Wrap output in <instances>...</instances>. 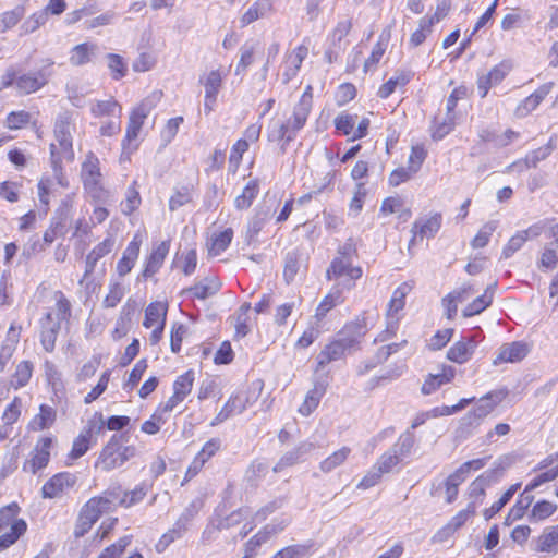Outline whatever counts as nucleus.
<instances>
[{
    "instance_id": "13",
    "label": "nucleus",
    "mask_w": 558,
    "mask_h": 558,
    "mask_svg": "<svg viewBox=\"0 0 558 558\" xmlns=\"http://www.w3.org/2000/svg\"><path fill=\"white\" fill-rule=\"evenodd\" d=\"M117 497L114 492H106L102 496L93 497L83 506L81 513L96 523L101 514L112 510Z\"/></svg>"
},
{
    "instance_id": "31",
    "label": "nucleus",
    "mask_w": 558,
    "mask_h": 558,
    "mask_svg": "<svg viewBox=\"0 0 558 558\" xmlns=\"http://www.w3.org/2000/svg\"><path fill=\"white\" fill-rule=\"evenodd\" d=\"M529 353V348L521 341H514L509 344H504L499 349V353L494 360V364L500 363H517L522 361Z\"/></svg>"
},
{
    "instance_id": "2",
    "label": "nucleus",
    "mask_w": 558,
    "mask_h": 558,
    "mask_svg": "<svg viewBox=\"0 0 558 558\" xmlns=\"http://www.w3.org/2000/svg\"><path fill=\"white\" fill-rule=\"evenodd\" d=\"M122 434L113 435L108 444L102 448L95 466L100 468L105 472H110L122 466L128 460L136 454L134 446H125Z\"/></svg>"
},
{
    "instance_id": "43",
    "label": "nucleus",
    "mask_w": 558,
    "mask_h": 558,
    "mask_svg": "<svg viewBox=\"0 0 558 558\" xmlns=\"http://www.w3.org/2000/svg\"><path fill=\"white\" fill-rule=\"evenodd\" d=\"M343 302L341 290L335 287L318 304L315 318L320 322L333 307Z\"/></svg>"
},
{
    "instance_id": "63",
    "label": "nucleus",
    "mask_w": 558,
    "mask_h": 558,
    "mask_svg": "<svg viewBox=\"0 0 558 558\" xmlns=\"http://www.w3.org/2000/svg\"><path fill=\"white\" fill-rule=\"evenodd\" d=\"M56 300V314L53 316L56 322L61 324L62 320H68L71 316V303L61 291L54 293Z\"/></svg>"
},
{
    "instance_id": "48",
    "label": "nucleus",
    "mask_w": 558,
    "mask_h": 558,
    "mask_svg": "<svg viewBox=\"0 0 558 558\" xmlns=\"http://www.w3.org/2000/svg\"><path fill=\"white\" fill-rule=\"evenodd\" d=\"M271 216V209H260L258 210L255 216L252 218V220L248 222L247 230H246V240L247 243H251L256 239L258 233L263 230L265 227L266 221Z\"/></svg>"
},
{
    "instance_id": "27",
    "label": "nucleus",
    "mask_w": 558,
    "mask_h": 558,
    "mask_svg": "<svg viewBox=\"0 0 558 558\" xmlns=\"http://www.w3.org/2000/svg\"><path fill=\"white\" fill-rule=\"evenodd\" d=\"M314 450V444L303 441L294 449L286 452L274 466V472L278 473L288 466H292L305 459Z\"/></svg>"
},
{
    "instance_id": "33",
    "label": "nucleus",
    "mask_w": 558,
    "mask_h": 558,
    "mask_svg": "<svg viewBox=\"0 0 558 558\" xmlns=\"http://www.w3.org/2000/svg\"><path fill=\"white\" fill-rule=\"evenodd\" d=\"M247 402L248 400L243 396V393H236L230 397L226 404L222 407V409L219 411V413L216 415L214 421L211 422V426L225 422L234 413H242L246 409Z\"/></svg>"
},
{
    "instance_id": "25",
    "label": "nucleus",
    "mask_w": 558,
    "mask_h": 558,
    "mask_svg": "<svg viewBox=\"0 0 558 558\" xmlns=\"http://www.w3.org/2000/svg\"><path fill=\"white\" fill-rule=\"evenodd\" d=\"M554 83H545L539 86L533 94L527 96L524 100H522L517 109L515 116L518 118H524L532 111H534L539 104L545 99V97L551 92Z\"/></svg>"
},
{
    "instance_id": "7",
    "label": "nucleus",
    "mask_w": 558,
    "mask_h": 558,
    "mask_svg": "<svg viewBox=\"0 0 558 558\" xmlns=\"http://www.w3.org/2000/svg\"><path fill=\"white\" fill-rule=\"evenodd\" d=\"M161 96V92L154 93L151 96L145 98L130 114L129 124L126 128L125 137L123 140V147L130 145L132 141L136 140L143 126L144 120L149 114L155 106V101Z\"/></svg>"
},
{
    "instance_id": "8",
    "label": "nucleus",
    "mask_w": 558,
    "mask_h": 558,
    "mask_svg": "<svg viewBox=\"0 0 558 558\" xmlns=\"http://www.w3.org/2000/svg\"><path fill=\"white\" fill-rule=\"evenodd\" d=\"M226 75L227 73L219 68L203 73L199 76L198 82L205 89L204 110L206 114H209L214 110V106L217 101V97L222 87V82Z\"/></svg>"
},
{
    "instance_id": "3",
    "label": "nucleus",
    "mask_w": 558,
    "mask_h": 558,
    "mask_svg": "<svg viewBox=\"0 0 558 558\" xmlns=\"http://www.w3.org/2000/svg\"><path fill=\"white\" fill-rule=\"evenodd\" d=\"M81 177L86 193L97 203L106 204L110 194L101 184L99 159L89 151L82 163Z\"/></svg>"
},
{
    "instance_id": "64",
    "label": "nucleus",
    "mask_w": 558,
    "mask_h": 558,
    "mask_svg": "<svg viewBox=\"0 0 558 558\" xmlns=\"http://www.w3.org/2000/svg\"><path fill=\"white\" fill-rule=\"evenodd\" d=\"M132 537L123 536L114 544L106 547L98 558H120L125 548L130 545Z\"/></svg>"
},
{
    "instance_id": "10",
    "label": "nucleus",
    "mask_w": 558,
    "mask_h": 558,
    "mask_svg": "<svg viewBox=\"0 0 558 558\" xmlns=\"http://www.w3.org/2000/svg\"><path fill=\"white\" fill-rule=\"evenodd\" d=\"M193 384V371H187L184 374L178 376L173 383L172 396L165 403L160 404L158 410L162 413L171 412L191 393Z\"/></svg>"
},
{
    "instance_id": "15",
    "label": "nucleus",
    "mask_w": 558,
    "mask_h": 558,
    "mask_svg": "<svg viewBox=\"0 0 558 558\" xmlns=\"http://www.w3.org/2000/svg\"><path fill=\"white\" fill-rule=\"evenodd\" d=\"M51 445L52 438H40L34 449L32 458L25 461L23 470L35 474L37 471L46 468L50 460Z\"/></svg>"
},
{
    "instance_id": "1",
    "label": "nucleus",
    "mask_w": 558,
    "mask_h": 558,
    "mask_svg": "<svg viewBox=\"0 0 558 558\" xmlns=\"http://www.w3.org/2000/svg\"><path fill=\"white\" fill-rule=\"evenodd\" d=\"M72 117L65 111L57 117L54 123V137L58 142L59 149L56 144H50V163L56 179L62 184V161L74 160V150L72 145Z\"/></svg>"
},
{
    "instance_id": "41",
    "label": "nucleus",
    "mask_w": 558,
    "mask_h": 558,
    "mask_svg": "<svg viewBox=\"0 0 558 558\" xmlns=\"http://www.w3.org/2000/svg\"><path fill=\"white\" fill-rule=\"evenodd\" d=\"M97 51V46L90 43L76 45L71 50L70 63L74 66H82L92 60Z\"/></svg>"
},
{
    "instance_id": "29",
    "label": "nucleus",
    "mask_w": 558,
    "mask_h": 558,
    "mask_svg": "<svg viewBox=\"0 0 558 558\" xmlns=\"http://www.w3.org/2000/svg\"><path fill=\"white\" fill-rule=\"evenodd\" d=\"M114 246V240L112 238H106L102 242L97 244L86 256L85 271L83 278L80 280V284L84 280H87L94 272L97 262L108 255Z\"/></svg>"
},
{
    "instance_id": "60",
    "label": "nucleus",
    "mask_w": 558,
    "mask_h": 558,
    "mask_svg": "<svg viewBox=\"0 0 558 558\" xmlns=\"http://www.w3.org/2000/svg\"><path fill=\"white\" fill-rule=\"evenodd\" d=\"M557 510V505L547 500L536 502L531 511L530 521L538 522L547 519Z\"/></svg>"
},
{
    "instance_id": "30",
    "label": "nucleus",
    "mask_w": 558,
    "mask_h": 558,
    "mask_svg": "<svg viewBox=\"0 0 558 558\" xmlns=\"http://www.w3.org/2000/svg\"><path fill=\"white\" fill-rule=\"evenodd\" d=\"M170 242L162 241L158 245H156L149 257L147 258L145 268L141 275V277L146 280L147 278L153 277L158 270L161 268L166 256L169 253Z\"/></svg>"
},
{
    "instance_id": "61",
    "label": "nucleus",
    "mask_w": 558,
    "mask_h": 558,
    "mask_svg": "<svg viewBox=\"0 0 558 558\" xmlns=\"http://www.w3.org/2000/svg\"><path fill=\"white\" fill-rule=\"evenodd\" d=\"M108 60V68L111 73V77L114 81H119L123 78L128 73V65L124 62L123 58L120 54L117 53H108L107 54Z\"/></svg>"
},
{
    "instance_id": "32",
    "label": "nucleus",
    "mask_w": 558,
    "mask_h": 558,
    "mask_svg": "<svg viewBox=\"0 0 558 558\" xmlns=\"http://www.w3.org/2000/svg\"><path fill=\"white\" fill-rule=\"evenodd\" d=\"M456 369L449 365H442L441 371L436 374H429L425 379L421 391L423 395H430L442 385L450 383L454 377Z\"/></svg>"
},
{
    "instance_id": "21",
    "label": "nucleus",
    "mask_w": 558,
    "mask_h": 558,
    "mask_svg": "<svg viewBox=\"0 0 558 558\" xmlns=\"http://www.w3.org/2000/svg\"><path fill=\"white\" fill-rule=\"evenodd\" d=\"M367 331L366 320L364 317H357L355 320L345 324L338 332L337 338L343 343H348V348L352 351Z\"/></svg>"
},
{
    "instance_id": "38",
    "label": "nucleus",
    "mask_w": 558,
    "mask_h": 558,
    "mask_svg": "<svg viewBox=\"0 0 558 558\" xmlns=\"http://www.w3.org/2000/svg\"><path fill=\"white\" fill-rule=\"evenodd\" d=\"M535 550L553 555L558 553V524L544 530L536 541Z\"/></svg>"
},
{
    "instance_id": "46",
    "label": "nucleus",
    "mask_w": 558,
    "mask_h": 558,
    "mask_svg": "<svg viewBox=\"0 0 558 558\" xmlns=\"http://www.w3.org/2000/svg\"><path fill=\"white\" fill-rule=\"evenodd\" d=\"M496 287V283L488 286L485 292L473 300L472 303H470L464 310H463V316L471 317L476 314L482 313L486 307H488L493 301V293L494 288Z\"/></svg>"
},
{
    "instance_id": "59",
    "label": "nucleus",
    "mask_w": 558,
    "mask_h": 558,
    "mask_svg": "<svg viewBox=\"0 0 558 558\" xmlns=\"http://www.w3.org/2000/svg\"><path fill=\"white\" fill-rule=\"evenodd\" d=\"M25 10L22 5H17L10 11H5L0 15V32H5L15 26L24 16Z\"/></svg>"
},
{
    "instance_id": "39",
    "label": "nucleus",
    "mask_w": 558,
    "mask_h": 558,
    "mask_svg": "<svg viewBox=\"0 0 558 558\" xmlns=\"http://www.w3.org/2000/svg\"><path fill=\"white\" fill-rule=\"evenodd\" d=\"M221 288V283L216 278H206L204 281L186 289L183 293H191L194 298L205 300L216 294Z\"/></svg>"
},
{
    "instance_id": "57",
    "label": "nucleus",
    "mask_w": 558,
    "mask_h": 558,
    "mask_svg": "<svg viewBox=\"0 0 558 558\" xmlns=\"http://www.w3.org/2000/svg\"><path fill=\"white\" fill-rule=\"evenodd\" d=\"M232 238L233 230L231 228H228L217 234H214L211 238L209 253L213 255H219L230 245Z\"/></svg>"
},
{
    "instance_id": "51",
    "label": "nucleus",
    "mask_w": 558,
    "mask_h": 558,
    "mask_svg": "<svg viewBox=\"0 0 558 558\" xmlns=\"http://www.w3.org/2000/svg\"><path fill=\"white\" fill-rule=\"evenodd\" d=\"M19 342V335L15 333V329L13 326L10 327L7 340L0 348V372H2L8 362L11 360L15 349L16 344Z\"/></svg>"
},
{
    "instance_id": "35",
    "label": "nucleus",
    "mask_w": 558,
    "mask_h": 558,
    "mask_svg": "<svg viewBox=\"0 0 558 558\" xmlns=\"http://www.w3.org/2000/svg\"><path fill=\"white\" fill-rule=\"evenodd\" d=\"M476 343L473 338L456 342L447 352V357L458 364H463L470 360Z\"/></svg>"
},
{
    "instance_id": "11",
    "label": "nucleus",
    "mask_w": 558,
    "mask_h": 558,
    "mask_svg": "<svg viewBox=\"0 0 558 558\" xmlns=\"http://www.w3.org/2000/svg\"><path fill=\"white\" fill-rule=\"evenodd\" d=\"M362 268L352 266L351 259L335 257L327 268L326 277L328 280H332L347 276L350 281H355L362 277ZM343 286L351 289L354 287V282L344 283Z\"/></svg>"
},
{
    "instance_id": "37",
    "label": "nucleus",
    "mask_w": 558,
    "mask_h": 558,
    "mask_svg": "<svg viewBox=\"0 0 558 558\" xmlns=\"http://www.w3.org/2000/svg\"><path fill=\"white\" fill-rule=\"evenodd\" d=\"M57 418V411L54 408L41 404L39 407V413L36 414L29 422L28 428L35 432L50 428Z\"/></svg>"
},
{
    "instance_id": "20",
    "label": "nucleus",
    "mask_w": 558,
    "mask_h": 558,
    "mask_svg": "<svg viewBox=\"0 0 558 558\" xmlns=\"http://www.w3.org/2000/svg\"><path fill=\"white\" fill-rule=\"evenodd\" d=\"M274 13V0H256L247 8V10L240 17V26L246 27L260 19L269 17Z\"/></svg>"
},
{
    "instance_id": "18",
    "label": "nucleus",
    "mask_w": 558,
    "mask_h": 558,
    "mask_svg": "<svg viewBox=\"0 0 558 558\" xmlns=\"http://www.w3.org/2000/svg\"><path fill=\"white\" fill-rule=\"evenodd\" d=\"M442 223V216L439 213H435L429 217H424L417 219L412 227L413 238L410 241V244L414 243V241L420 238L423 240L434 238L439 231Z\"/></svg>"
},
{
    "instance_id": "6",
    "label": "nucleus",
    "mask_w": 558,
    "mask_h": 558,
    "mask_svg": "<svg viewBox=\"0 0 558 558\" xmlns=\"http://www.w3.org/2000/svg\"><path fill=\"white\" fill-rule=\"evenodd\" d=\"M46 64L37 71L23 73L16 78V89L22 95H29L46 86L52 75L53 60L47 59Z\"/></svg>"
},
{
    "instance_id": "22",
    "label": "nucleus",
    "mask_w": 558,
    "mask_h": 558,
    "mask_svg": "<svg viewBox=\"0 0 558 558\" xmlns=\"http://www.w3.org/2000/svg\"><path fill=\"white\" fill-rule=\"evenodd\" d=\"M74 484L75 476L73 474L69 472L58 473L44 484L41 495L44 498H56Z\"/></svg>"
},
{
    "instance_id": "40",
    "label": "nucleus",
    "mask_w": 558,
    "mask_h": 558,
    "mask_svg": "<svg viewBox=\"0 0 558 558\" xmlns=\"http://www.w3.org/2000/svg\"><path fill=\"white\" fill-rule=\"evenodd\" d=\"M259 194V181L258 179L250 180L243 187L240 195L234 199V206L239 210H244L251 207L254 199Z\"/></svg>"
},
{
    "instance_id": "9",
    "label": "nucleus",
    "mask_w": 558,
    "mask_h": 558,
    "mask_svg": "<svg viewBox=\"0 0 558 558\" xmlns=\"http://www.w3.org/2000/svg\"><path fill=\"white\" fill-rule=\"evenodd\" d=\"M348 343H343L340 339L336 338L326 344L316 356L314 375H326L328 377V373L324 372L325 367L331 362L343 359L348 352H351L347 347Z\"/></svg>"
},
{
    "instance_id": "62",
    "label": "nucleus",
    "mask_w": 558,
    "mask_h": 558,
    "mask_svg": "<svg viewBox=\"0 0 558 558\" xmlns=\"http://www.w3.org/2000/svg\"><path fill=\"white\" fill-rule=\"evenodd\" d=\"M402 459L389 449L387 452L383 453L377 462L374 464L375 469H378L383 474L389 473L397 466Z\"/></svg>"
},
{
    "instance_id": "34",
    "label": "nucleus",
    "mask_w": 558,
    "mask_h": 558,
    "mask_svg": "<svg viewBox=\"0 0 558 558\" xmlns=\"http://www.w3.org/2000/svg\"><path fill=\"white\" fill-rule=\"evenodd\" d=\"M507 389L489 391L480 399L478 404L473 409V411L477 414V417L483 420L507 397Z\"/></svg>"
},
{
    "instance_id": "49",
    "label": "nucleus",
    "mask_w": 558,
    "mask_h": 558,
    "mask_svg": "<svg viewBox=\"0 0 558 558\" xmlns=\"http://www.w3.org/2000/svg\"><path fill=\"white\" fill-rule=\"evenodd\" d=\"M351 453V448L344 446L339 450L332 452L325 460L319 463V469L323 473H330L336 468L342 465Z\"/></svg>"
},
{
    "instance_id": "28",
    "label": "nucleus",
    "mask_w": 558,
    "mask_h": 558,
    "mask_svg": "<svg viewBox=\"0 0 558 558\" xmlns=\"http://www.w3.org/2000/svg\"><path fill=\"white\" fill-rule=\"evenodd\" d=\"M476 504L471 501L468 507L459 511L451 520L435 535L437 541H444V538L452 535L457 530L464 525V523L475 514Z\"/></svg>"
},
{
    "instance_id": "5",
    "label": "nucleus",
    "mask_w": 558,
    "mask_h": 558,
    "mask_svg": "<svg viewBox=\"0 0 558 558\" xmlns=\"http://www.w3.org/2000/svg\"><path fill=\"white\" fill-rule=\"evenodd\" d=\"M310 110L298 107H293L292 116L286 122L274 123L268 130L269 141H281L286 143L292 142L298 132L305 125Z\"/></svg>"
},
{
    "instance_id": "44",
    "label": "nucleus",
    "mask_w": 558,
    "mask_h": 558,
    "mask_svg": "<svg viewBox=\"0 0 558 558\" xmlns=\"http://www.w3.org/2000/svg\"><path fill=\"white\" fill-rule=\"evenodd\" d=\"M440 17L437 13L432 16H424L420 20L418 28L412 33L410 44L417 47L424 43L427 35L432 33V27L435 23L439 22Z\"/></svg>"
},
{
    "instance_id": "47",
    "label": "nucleus",
    "mask_w": 558,
    "mask_h": 558,
    "mask_svg": "<svg viewBox=\"0 0 558 558\" xmlns=\"http://www.w3.org/2000/svg\"><path fill=\"white\" fill-rule=\"evenodd\" d=\"M90 111L94 117H105V116H111L120 119L122 108L116 101L113 98L107 99V100H98L96 101L92 108Z\"/></svg>"
},
{
    "instance_id": "52",
    "label": "nucleus",
    "mask_w": 558,
    "mask_h": 558,
    "mask_svg": "<svg viewBox=\"0 0 558 558\" xmlns=\"http://www.w3.org/2000/svg\"><path fill=\"white\" fill-rule=\"evenodd\" d=\"M93 435L92 427L84 428L80 435L74 439L70 457L72 459H78L84 456L90 446V439Z\"/></svg>"
},
{
    "instance_id": "12",
    "label": "nucleus",
    "mask_w": 558,
    "mask_h": 558,
    "mask_svg": "<svg viewBox=\"0 0 558 558\" xmlns=\"http://www.w3.org/2000/svg\"><path fill=\"white\" fill-rule=\"evenodd\" d=\"M328 386L329 380L326 375H314L313 388L306 393L304 401L299 407V413L303 416H308L318 407Z\"/></svg>"
},
{
    "instance_id": "19",
    "label": "nucleus",
    "mask_w": 558,
    "mask_h": 558,
    "mask_svg": "<svg viewBox=\"0 0 558 558\" xmlns=\"http://www.w3.org/2000/svg\"><path fill=\"white\" fill-rule=\"evenodd\" d=\"M288 524V520H281L278 523L272 522L265 525L259 532H257L245 543L244 551L256 556L259 547L265 544L272 535L283 531Z\"/></svg>"
},
{
    "instance_id": "36",
    "label": "nucleus",
    "mask_w": 558,
    "mask_h": 558,
    "mask_svg": "<svg viewBox=\"0 0 558 558\" xmlns=\"http://www.w3.org/2000/svg\"><path fill=\"white\" fill-rule=\"evenodd\" d=\"M550 155L544 149L539 147L530 151L523 159L517 160L509 165L506 169V172H511L514 170L524 171L530 168H536L538 162L547 159Z\"/></svg>"
},
{
    "instance_id": "56",
    "label": "nucleus",
    "mask_w": 558,
    "mask_h": 558,
    "mask_svg": "<svg viewBox=\"0 0 558 558\" xmlns=\"http://www.w3.org/2000/svg\"><path fill=\"white\" fill-rule=\"evenodd\" d=\"M520 488V484H513L511 485L504 494L502 496L494 502L490 508L484 510V518L485 520L492 519L496 513H498L513 497V495L517 493V490Z\"/></svg>"
},
{
    "instance_id": "23",
    "label": "nucleus",
    "mask_w": 558,
    "mask_h": 558,
    "mask_svg": "<svg viewBox=\"0 0 558 558\" xmlns=\"http://www.w3.org/2000/svg\"><path fill=\"white\" fill-rule=\"evenodd\" d=\"M411 290L412 286L408 282H403L393 291L387 311V316L389 319L388 331L391 330L393 332L392 329L396 327L395 325L398 319L396 316L401 310H403L405 305V298Z\"/></svg>"
},
{
    "instance_id": "45",
    "label": "nucleus",
    "mask_w": 558,
    "mask_h": 558,
    "mask_svg": "<svg viewBox=\"0 0 558 558\" xmlns=\"http://www.w3.org/2000/svg\"><path fill=\"white\" fill-rule=\"evenodd\" d=\"M167 306L161 302L150 303L145 310L144 327L153 328L159 324L166 323Z\"/></svg>"
},
{
    "instance_id": "53",
    "label": "nucleus",
    "mask_w": 558,
    "mask_h": 558,
    "mask_svg": "<svg viewBox=\"0 0 558 558\" xmlns=\"http://www.w3.org/2000/svg\"><path fill=\"white\" fill-rule=\"evenodd\" d=\"M33 374V364L29 361H22L16 365L15 373L12 376L11 385L14 389L24 387Z\"/></svg>"
},
{
    "instance_id": "50",
    "label": "nucleus",
    "mask_w": 558,
    "mask_h": 558,
    "mask_svg": "<svg viewBox=\"0 0 558 558\" xmlns=\"http://www.w3.org/2000/svg\"><path fill=\"white\" fill-rule=\"evenodd\" d=\"M313 543L294 544L277 551L271 558H308L312 554Z\"/></svg>"
},
{
    "instance_id": "54",
    "label": "nucleus",
    "mask_w": 558,
    "mask_h": 558,
    "mask_svg": "<svg viewBox=\"0 0 558 558\" xmlns=\"http://www.w3.org/2000/svg\"><path fill=\"white\" fill-rule=\"evenodd\" d=\"M415 444V435L411 430H407L398 438L397 442L390 448L401 459L409 457Z\"/></svg>"
},
{
    "instance_id": "55",
    "label": "nucleus",
    "mask_w": 558,
    "mask_h": 558,
    "mask_svg": "<svg viewBox=\"0 0 558 558\" xmlns=\"http://www.w3.org/2000/svg\"><path fill=\"white\" fill-rule=\"evenodd\" d=\"M137 183L134 181L126 190L125 192V199L121 204L122 205V213L124 215H131L133 211H135L141 203L142 198L140 195V192L137 190Z\"/></svg>"
},
{
    "instance_id": "58",
    "label": "nucleus",
    "mask_w": 558,
    "mask_h": 558,
    "mask_svg": "<svg viewBox=\"0 0 558 558\" xmlns=\"http://www.w3.org/2000/svg\"><path fill=\"white\" fill-rule=\"evenodd\" d=\"M465 481V476H462L457 470L450 474L444 485L446 490V501L447 504H452L459 493V486Z\"/></svg>"
},
{
    "instance_id": "42",
    "label": "nucleus",
    "mask_w": 558,
    "mask_h": 558,
    "mask_svg": "<svg viewBox=\"0 0 558 558\" xmlns=\"http://www.w3.org/2000/svg\"><path fill=\"white\" fill-rule=\"evenodd\" d=\"M412 77L410 71H398L395 76L390 77L385 84L378 89V96L383 99L388 98L397 87L405 86Z\"/></svg>"
},
{
    "instance_id": "24",
    "label": "nucleus",
    "mask_w": 558,
    "mask_h": 558,
    "mask_svg": "<svg viewBox=\"0 0 558 558\" xmlns=\"http://www.w3.org/2000/svg\"><path fill=\"white\" fill-rule=\"evenodd\" d=\"M40 343L46 352H52L56 347V340L60 331L61 325L56 322L53 314L48 312L40 320Z\"/></svg>"
},
{
    "instance_id": "4",
    "label": "nucleus",
    "mask_w": 558,
    "mask_h": 558,
    "mask_svg": "<svg viewBox=\"0 0 558 558\" xmlns=\"http://www.w3.org/2000/svg\"><path fill=\"white\" fill-rule=\"evenodd\" d=\"M19 510L15 502L0 509V551L9 548L26 532V522L17 519Z\"/></svg>"
},
{
    "instance_id": "17",
    "label": "nucleus",
    "mask_w": 558,
    "mask_h": 558,
    "mask_svg": "<svg viewBox=\"0 0 558 558\" xmlns=\"http://www.w3.org/2000/svg\"><path fill=\"white\" fill-rule=\"evenodd\" d=\"M308 54V48L304 45H300L290 52H287L283 61V71H282V83L288 84L292 78H294L304 61V59Z\"/></svg>"
},
{
    "instance_id": "16",
    "label": "nucleus",
    "mask_w": 558,
    "mask_h": 558,
    "mask_svg": "<svg viewBox=\"0 0 558 558\" xmlns=\"http://www.w3.org/2000/svg\"><path fill=\"white\" fill-rule=\"evenodd\" d=\"M192 517L193 515H192V513L189 510L184 511L179 517V519L175 521L173 526L170 530H168L165 534H162V536L160 537V539L158 541V543L155 546L156 550L158 553H162L174 541L180 539L185 534V532L187 531L189 524H190V522L192 520Z\"/></svg>"
},
{
    "instance_id": "14",
    "label": "nucleus",
    "mask_w": 558,
    "mask_h": 558,
    "mask_svg": "<svg viewBox=\"0 0 558 558\" xmlns=\"http://www.w3.org/2000/svg\"><path fill=\"white\" fill-rule=\"evenodd\" d=\"M513 64L510 60H502L495 65L487 74L477 78V89L481 98L486 97L492 86H495L504 81L508 73L512 70Z\"/></svg>"
},
{
    "instance_id": "26",
    "label": "nucleus",
    "mask_w": 558,
    "mask_h": 558,
    "mask_svg": "<svg viewBox=\"0 0 558 558\" xmlns=\"http://www.w3.org/2000/svg\"><path fill=\"white\" fill-rule=\"evenodd\" d=\"M542 230L543 228L541 226L534 225L525 230L517 232L505 245L501 256L506 259L510 258L527 240L537 238L542 233Z\"/></svg>"
}]
</instances>
